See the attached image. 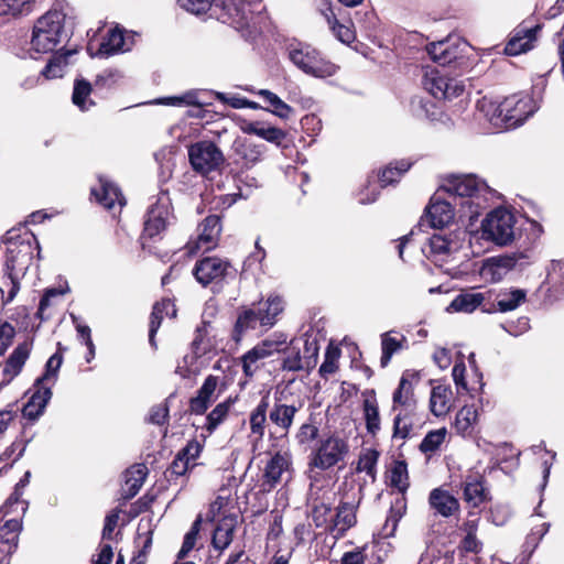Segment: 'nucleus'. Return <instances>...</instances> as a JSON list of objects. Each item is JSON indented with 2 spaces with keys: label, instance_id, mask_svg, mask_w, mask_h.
<instances>
[{
  "label": "nucleus",
  "instance_id": "nucleus-1",
  "mask_svg": "<svg viewBox=\"0 0 564 564\" xmlns=\"http://www.w3.org/2000/svg\"><path fill=\"white\" fill-rule=\"evenodd\" d=\"M440 188L456 205L458 218L467 226H473L496 195L486 182L473 174L451 175Z\"/></svg>",
  "mask_w": 564,
  "mask_h": 564
},
{
  "label": "nucleus",
  "instance_id": "nucleus-2",
  "mask_svg": "<svg viewBox=\"0 0 564 564\" xmlns=\"http://www.w3.org/2000/svg\"><path fill=\"white\" fill-rule=\"evenodd\" d=\"M518 218L506 207H497L481 220L480 229L470 234L469 242L484 239L499 247L511 245L518 236Z\"/></svg>",
  "mask_w": 564,
  "mask_h": 564
},
{
  "label": "nucleus",
  "instance_id": "nucleus-3",
  "mask_svg": "<svg viewBox=\"0 0 564 564\" xmlns=\"http://www.w3.org/2000/svg\"><path fill=\"white\" fill-rule=\"evenodd\" d=\"M72 34L66 14L57 9L50 10L40 17L33 26L31 50L36 53L52 52Z\"/></svg>",
  "mask_w": 564,
  "mask_h": 564
},
{
  "label": "nucleus",
  "instance_id": "nucleus-4",
  "mask_svg": "<svg viewBox=\"0 0 564 564\" xmlns=\"http://www.w3.org/2000/svg\"><path fill=\"white\" fill-rule=\"evenodd\" d=\"M421 84L435 99L452 100L465 91L463 80L449 76L448 70L441 67H424Z\"/></svg>",
  "mask_w": 564,
  "mask_h": 564
},
{
  "label": "nucleus",
  "instance_id": "nucleus-5",
  "mask_svg": "<svg viewBox=\"0 0 564 564\" xmlns=\"http://www.w3.org/2000/svg\"><path fill=\"white\" fill-rule=\"evenodd\" d=\"M468 44L456 36H448L445 40L430 43L426 52L441 68L449 66L454 69L464 70L467 68L466 52Z\"/></svg>",
  "mask_w": 564,
  "mask_h": 564
},
{
  "label": "nucleus",
  "instance_id": "nucleus-6",
  "mask_svg": "<svg viewBox=\"0 0 564 564\" xmlns=\"http://www.w3.org/2000/svg\"><path fill=\"white\" fill-rule=\"evenodd\" d=\"M40 252L39 242L33 234L15 235L7 232V267L9 271L24 270L33 259L34 250Z\"/></svg>",
  "mask_w": 564,
  "mask_h": 564
},
{
  "label": "nucleus",
  "instance_id": "nucleus-7",
  "mask_svg": "<svg viewBox=\"0 0 564 564\" xmlns=\"http://www.w3.org/2000/svg\"><path fill=\"white\" fill-rule=\"evenodd\" d=\"M348 443L340 436L330 434L321 438L312 452L310 466L326 470L344 460L348 454Z\"/></svg>",
  "mask_w": 564,
  "mask_h": 564
},
{
  "label": "nucleus",
  "instance_id": "nucleus-8",
  "mask_svg": "<svg viewBox=\"0 0 564 564\" xmlns=\"http://www.w3.org/2000/svg\"><path fill=\"white\" fill-rule=\"evenodd\" d=\"M171 209V198L167 192H161L155 197V202L150 205L145 215L143 239L161 237V234L171 224L173 218Z\"/></svg>",
  "mask_w": 564,
  "mask_h": 564
},
{
  "label": "nucleus",
  "instance_id": "nucleus-9",
  "mask_svg": "<svg viewBox=\"0 0 564 564\" xmlns=\"http://www.w3.org/2000/svg\"><path fill=\"white\" fill-rule=\"evenodd\" d=\"M188 159L193 170L208 174L218 170L225 162L221 150L213 141H197L188 147Z\"/></svg>",
  "mask_w": 564,
  "mask_h": 564
},
{
  "label": "nucleus",
  "instance_id": "nucleus-10",
  "mask_svg": "<svg viewBox=\"0 0 564 564\" xmlns=\"http://www.w3.org/2000/svg\"><path fill=\"white\" fill-rule=\"evenodd\" d=\"M502 110H505L506 128H516L522 124L532 116L536 106L529 95H513L502 100Z\"/></svg>",
  "mask_w": 564,
  "mask_h": 564
},
{
  "label": "nucleus",
  "instance_id": "nucleus-11",
  "mask_svg": "<svg viewBox=\"0 0 564 564\" xmlns=\"http://www.w3.org/2000/svg\"><path fill=\"white\" fill-rule=\"evenodd\" d=\"M198 237L186 243V253L189 256L198 251H209L218 245L221 232L220 218L217 215L207 216L198 226Z\"/></svg>",
  "mask_w": 564,
  "mask_h": 564
},
{
  "label": "nucleus",
  "instance_id": "nucleus-12",
  "mask_svg": "<svg viewBox=\"0 0 564 564\" xmlns=\"http://www.w3.org/2000/svg\"><path fill=\"white\" fill-rule=\"evenodd\" d=\"M455 215H457L456 205L442 188H438L426 207L425 220L433 228H444L452 223Z\"/></svg>",
  "mask_w": 564,
  "mask_h": 564
},
{
  "label": "nucleus",
  "instance_id": "nucleus-13",
  "mask_svg": "<svg viewBox=\"0 0 564 564\" xmlns=\"http://www.w3.org/2000/svg\"><path fill=\"white\" fill-rule=\"evenodd\" d=\"M488 296L490 300L487 314L508 313L527 301V291L517 288L489 289Z\"/></svg>",
  "mask_w": 564,
  "mask_h": 564
},
{
  "label": "nucleus",
  "instance_id": "nucleus-14",
  "mask_svg": "<svg viewBox=\"0 0 564 564\" xmlns=\"http://www.w3.org/2000/svg\"><path fill=\"white\" fill-rule=\"evenodd\" d=\"M232 271L229 261L218 257H206L196 262L193 274L198 283L207 286L210 283L221 281L230 275Z\"/></svg>",
  "mask_w": 564,
  "mask_h": 564
},
{
  "label": "nucleus",
  "instance_id": "nucleus-15",
  "mask_svg": "<svg viewBox=\"0 0 564 564\" xmlns=\"http://www.w3.org/2000/svg\"><path fill=\"white\" fill-rule=\"evenodd\" d=\"M522 258L529 257L524 253H512L489 258L484 262L480 274L490 282H500Z\"/></svg>",
  "mask_w": 564,
  "mask_h": 564
},
{
  "label": "nucleus",
  "instance_id": "nucleus-16",
  "mask_svg": "<svg viewBox=\"0 0 564 564\" xmlns=\"http://www.w3.org/2000/svg\"><path fill=\"white\" fill-rule=\"evenodd\" d=\"M422 250L437 267L443 268L455 259L459 246L456 241L435 234L430 238L427 249L423 248Z\"/></svg>",
  "mask_w": 564,
  "mask_h": 564
},
{
  "label": "nucleus",
  "instance_id": "nucleus-17",
  "mask_svg": "<svg viewBox=\"0 0 564 564\" xmlns=\"http://www.w3.org/2000/svg\"><path fill=\"white\" fill-rule=\"evenodd\" d=\"M203 328H206L205 324L203 327H197L196 329L197 335L192 343L193 351L185 355L177 362L175 373L178 375L182 379L194 380L200 371L197 358L207 351V347L203 343Z\"/></svg>",
  "mask_w": 564,
  "mask_h": 564
},
{
  "label": "nucleus",
  "instance_id": "nucleus-18",
  "mask_svg": "<svg viewBox=\"0 0 564 564\" xmlns=\"http://www.w3.org/2000/svg\"><path fill=\"white\" fill-rule=\"evenodd\" d=\"M209 95H214V91L203 89H191L180 96L158 98L151 101V104L172 107L195 106L196 108L193 111H191L189 115L202 118V106L208 104L204 97Z\"/></svg>",
  "mask_w": 564,
  "mask_h": 564
},
{
  "label": "nucleus",
  "instance_id": "nucleus-19",
  "mask_svg": "<svg viewBox=\"0 0 564 564\" xmlns=\"http://www.w3.org/2000/svg\"><path fill=\"white\" fill-rule=\"evenodd\" d=\"M279 343L264 340L248 350L241 357L242 371L246 377L253 375L261 368L262 361L278 350Z\"/></svg>",
  "mask_w": 564,
  "mask_h": 564
},
{
  "label": "nucleus",
  "instance_id": "nucleus-20",
  "mask_svg": "<svg viewBox=\"0 0 564 564\" xmlns=\"http://www.w3.org/2000/svg\"><path fill=\"white\" fill-rule=\"evenodd\" d=\"M358 502L340 501L330 523V533L335 538H343L345 533L357 523L356 512Z\"/></svg>",
  "mask_w": 564,
  "mask_h": 564
},
{
  "label": "nucleus",
  "instance_id": "nucleus-21",
  "mask_svg": "<svg viewBox=\"0 0 564 564\" xmlns=\"http://www.w3.org/2000/svg\"><path fill=\"white\" fill-rule=\"evenodd\" d=\"M490 297L488 290L482 292L466 291L462 292L454 297L449 304V308L454 312L473 313L477 308L487 313Z\"/></svg>",
  "mask_w": 564,
  "mask_h": 564
},
{
  "label": "nucleus",
  "instance_id": "nucleus-22",
  "mask_svg": "<svg viewBox=\"0 0 564 564\" xmlns=\"http://www.w3.org/2000/svg\"><path fill=\"white\" fill-rule=\"evenodd\" d=\"M219 377L209 375L198 389L196 397L189 400V411L194 414H204L210 404L216 400V390Z\"/></svg>",
  "mask_w": 564,
  "mask_h": 564
},
{
  "label": "nucleus",
  "instance_id": "nucleus-23",
  "mask_svg": "<svg viewBox=\"0 0 564 564\" xmlns=\"http://www.w3.org/2000/svg\"><path fill=\"white\" fill-rule=\"evenodd\" d=\"M34 391L29 401L22 409V414L31 421L37 420L45 411V408L52 399V389L45 384H33Z\"/></svg>",
  "mask_w": 564,
  "mask_h": 564
},
{
  "label": "nucleus",
  "instance_id": "nucleus-24",
  "mask_svg": "<svg viewBox=\"0 0 564 564\" xmlns=\"http://www.w3.org/2000/svg\"><path fill=\"white\" fill-rule=\"evenodd\" d=\"M540 30L541 25L539 24L531 28L519 26L507 43L505 53L510 56H516L530 51L533 47V42L536 40V34Z\"/></svg>",
  "mask_w": 564,
  "mask_h": 564
},
{
  "label": "nucleus",
  "instance_id": "nucleus-25",
  "mask_svg": "<svg viewBox=\"0 0 564 564\" xmlns=\"http://www.w3.org/2000/svg\"><path fill=\"white\" fill-rule=\"evenodd\" d=\"M91 195L107 209L112 208L117 203L120 206L126 204L124 197L119 187L104 176L99 177L98 186L91 188Z\"/></svg>",
  "mask_w": 564,
  "mask_h": 564
},
{
  "label": "nucleus",
  "instance_id": "nucleus-26",
  "mask_svg": "<svg viewBox=\"0 0 564 564\" xmlns=\"http://www.w3.org/2000/svg\"><path fill=\"white\" fill-rule=\"evenodd\" d=\"M238 524V518L235 514H223L214 529L212 544L215 550L223 552L234 539V533Z\"/></svg>",
  "mask_w": 564,
  "mask_h": 564
},
{
  "label": "nucleus",
  "instance_id": "nucleus-27",
  "mask_svg": "<svg viewBox=\"0 0 564 564\" xmlns=\"http://www.w3.org/2000/svg\"><path fill=\"white\" fill-rule=\"evenodd\" d=\"M33 343L31 340H24L20 343L6 360L3 367V376L6 382L9 383L14 377L21 371L32 351Z\"/></svg>",
  "mask_w": 564,
  "mask_h": 564
},
{
  "label": "nucleus",
  "instance_id": "nucleus-28",
  "mask_svg": "<svg viewBox=\"0 0 564 564\" xmlns=\"http://www.w3.org/2000/svg\"><path fill=\"white\" fill-rule=\"evenodd\" d=\"M301 408V401L292 404H285L280 401H275L269 413V419L280 430L288 433L293 424L295 414L300 411Z\"/></svg>",
  "mask_w": 564,
  "mask_h": 564
},
{
  "label": "nucleus",
  "instance_id": "nucleus-29",
  "mask_svg": "<svg viewBox=\"0 0 564 564\" xmlns=\"http://www.w3.org/2000/svg\"><path fill=\"white\" fill-rule=\"evenodd\" d=\"M415 406L416 401L414 399L412 383L403 375L399 381L398 388L392 394V411L412 413Z\"/></svg>",
  "mask_w": 564,
  "mask_h": 564
},
{
  "label": "nucleus",
  "instance_id": "nucleus-30",
  "mask_svg": "<svg viewBox=\"0 0 564 564\" xmlns=\"http://www.w3.org/2000/svg\"><path fill=\"white\" fill-rule=\"evenodd\" d=\"M429 502L436 513L445 518L453 516L459 510L458 500L442 488H436L431 491Z\"/></svg>",
  "mask_w": 564,
  "mask_h": 564
},
{
  "label": "nucleus",
  "instance_id": "nucleus-31",
  "mask_svg": "<svg viewBox=\"0 0 564 564\" xmlns=\"http://www.w3.org/2000/svg\"><path fill=\"white\" fill-rule=\"evenodd\" d=\"M362 412L366 430L372 436L380 431V413L375 390H367L362 393Z\"/></svg>",
  "mask_w": 564,
  "mask_h": 564
},
{
  "label": "nucleus",
  "instance_id": "nucleus-32",
  "mask_svg": "<svg viewBox=\"0 0 564 564\" xmlns=\"http://www.w3.org/2000/svg\"><path fill=\"white\" fill-rule=\"evenodd\" d=\"M235 154L241 164L246 167H251L261 161L264 153V144H256L250 141H236L234 143Z\"/></svg>",
  "mask_w": 564,
  "mask_h": 564
},
{
  "label": "nucleus",
  "instance_id": "nucleus-33",
  "mask_svg": "<svg viewBox=\"0 0 564 564\" xmlns=\"http://www.w3.org/2000/svg\"><path fill=\"white\" fill-rule=\"evenodd\" d=\"M477 111L487 119L494 128H506L505 110H502V101L492 100L488 97H482L477 102Z\"/></svg>",
  "mask_w": 564,
  "mask_h": 564
},
{
  "label": "nucleus",
  "instance_id": "nucleus-34",
  "mask_svg": "<svg viewBox=\"0 0 564 564\" xmlns=\"http://www.w3.org/2000/svg\"><path fill=\"white\" fill-rule=\"evenodd\" d=\"M22 519L18 517H7L0 519V536L8 544V555L15 552L19 543V534L22 530Z\"/></svg>",
  "mask_w": 564,
  "mask_h": 564
},
{
  "label": "nucleus",
  "instance_id": "nucleus-35",
  "mask_svg": "<svg viewBox=\"0 0 564 564\" xmlns=\"http://www.w3.org/2000/svg\"><path fill=\"white\" fill-rule=\"evenodd\" d=\"M464 500L473 508L479 507L487 500L488 492L486 491L481 477L477 475H469L463 484Z\"/></svg>",
  "mask_w": 564,
  "mask_h": 564
},
{
  "label": "nucleus",
  "instance_id": "nucleus-36",
  "mask_svg": "<svg viewBox=\"0 0 564 564\" xmlns=\"http://www.w3.org/2000/svg\"><path fill=\"white\" fill-rule=\"evenodd\" d=\"M453 402V392L449 386L437 384L433 387L430 397V409L435 416L445 415Z\"/></svg>",
  "mask_w": 564,
  "mask_h": 564
},
{
  "label": "nucleus",
  "instance_id": "nucleus-37",
  "mask_svg": "<svg viewBox=\"0 0 564 564\" xmlns=\"http://www.w3.org/2000/svg\"><path fill=\"white\" fill-rule=\"evenodd\" d=\"M289 467L290 460L285 454L276 453L273 455L264 468L265 484L274 487L282 480V476L289 470Z\"/></svg>",
  "mask_w": 564,
  "mask_h": 564
},
{
  "label": "nucleus",
  "instance_id": "nucleus-38",
  "mask_svg": "<svg viewBox=\"0 0 564 564\" xmlns=\"http://www.w3.org/2000/svg\"><path fill=\"white\" fill-rule=\"evenodd\" d=\"M131 45L128 44L123 33L119 29L110 30L102 40L98 54L101 56H110L117 53L130 51Z\"/></svg>",
  "mask_w": 564,
  "mask_h": 564
},
{
  "label": "nucleus",
  "instance_id": "nucleus-39",
  "mask_svg": "<svg viewBox=\"0 0 564 564\" xmlns=\"http://www.w3.org/2000/svg\"><path fill=\"white\" fill-rule=\"evenodd\" d=\"M268 409L269 398L265 395L250 413V430L256 441H260L264 436Z\"/></svg>",
  "mask_w": 564,
  "mask_h": 564
},
{
  "label": "nucleus",
  "instance_id": "nucleus-40",
  "mask_svg": "<svg viewBox=\"0 0 564 564\" xmlns=\"http://www.w3.org/2000/svg\"><path fill=\"white\" fill-rule=\"evenodd\" d=\"M76 53L75 50H68L64 53L57 52L54 54L46 66L41 72V75L46 79L63 77L67 65L69 64V57Z\"/></svg>",
  "mask_w": 564,
  "mask_h": 564
},
{
  "label": "nucleus",
  "instance_id": "nucleus-41",
  "mask_svg": "<svg viewBox=\"0 0 564 564\" xmlns=\"http://www.w3.org/2000/svg\"><path fill=\"white\" fill-rule=\"evenodd\" d=\"M283 307V301L280 296H270L265 302L259 303L257 308L260 315V326H273Z\"/></svg>",
  "mask_w": 564,
  "mask_h": 564
},
{
  "label": "nucleus",
  "instance_id": "nucleus-42",
  "mask_svg": "<svg viewBox=\"0 0 564 564\" xmlns=\"http://www.w3.org/2000/svg\"><path fill=\"white\" fill-rule=\"evenodd\" d=\"M175 315V308L173 303L170 300H164L161 303H156L153 306V311L150 318V329H149V343L152 347H155V334L160 328L161 322L164 315Z\"/></svg>",
  "mask_w": 564,
  "mask_h": 564
},
{
  "label": "nucleus",
  "instance_id": "nucleus-43",
  "mask_svg": "<svg viewBox=\"0 0 564 564\" xmlns=\"http://www.w3.org/2000/svg\"><path fill=\"white\" fill-rule=\"evenodd\" d=\"M23 492L14 490L0 508V519L7 517L23 518L28 510V501L22 499Z\"/></svg>",
  "mask_w": 564,
  "mask_h": 564
},
{
  "label": "nucleus",
  "instance_id": "nucleus-44",
  "mask_svg": "<svg viewBox=\"0 0 564 564\" xmlns=\"http://www.w3.org/2000/svg\"><path fill=\"white\" fill-rule=\"evenodd\" d=\"M285 357L282 361V369L285 371H302L312 369L311 366H307L305 358L302 356V351L299 345H295L293 340H291L290 347L284 350Z\"/></svg>",
  "mask_w": 564,
  "mask_h": 564
},
{
  "label": "nucleus",
  "instance_id": "nucleus-45",
  "mask_svg": "<svg viewBox=\"0 0 564 564\" xmlns=\"http://www.w3.org/2000/svg\"><path fill=\"white\" fill-rule=\"evenodd\" d=\"M91 84L84 78H76L72 95L73 104L82 111H87L95 102L90 99Z\"/></svg>",
  "mask_w": 564,
  "mask_h": 564
},
{
  "label": "nucleus",
  "instance_id": "nucleus-46",
  "mask_svg": "<svg viewBox=\"0 0 564 564\" xmlns=\"http://www.w3.org/2000/svg\"><path fill=\"white\" fill-rule=\"evenodd\" d=\"M295 345H299L302 356L305 358L307 366L314 368L318 356V341L308 332H305L301 337L292 339Z\"/></svg>",
  "mask_w": 564,
  "mask_h": 564
},
{
  "label": "nucleus",
  "instance_id": "nucleus-47",
  "mask_svg": "<svg viewBox=\"0 0 564 564\" xmlns=\"http://www.w3.org/2000/svg\"><path fill=\"white\" fill-rule=\"evenodd\" d=\"M126 497L132 498L134 497L139 490L141 489L145 477H147V468L143 465H135L126 471Z\"/></svg>",
  "mask_w": 564,
  "mask_h": 564
},
{
  "label": "nucleus",
  "instance_id": "nucleus-48",
  "mask_svg": "<svg viewBox=\"0 0 564 564\" xmlns=\"http://www.w3.org/2000/svg\"><path fill=\"white\" fill-rule=\"evenodd\" d=\"M316 53L317 51L314 47L299 44L290 47L289 57L297 68L305 72V69H313L308 64H311Z\"/></svg>",
  "mask_w": 564,
  "mask_h": 564
},
{
  "label": "nucleus",
  "instance_id": "nucleus-49",
  "mask_svg": "<svg viewBox=\"0 0 564 564\" xmlns=\"http://www.w3.org/2000/svg\"><path fill=\"white\" fill-rule=\"evenodd\" d=\"M411 162L406 160L397 161L386 166L379 174V182L381 187L392 185L399 181V178L409 171Z\"/></svg>",
  "mask_w": 564,
  "mask_h": 564
},
{
  "label": "nucleus",
  "instance_id": "nucleus-50",
  "mask_svg": "<svg viewBox=\"0 0 564 564\" xmlns=\"http://www.w3.org/2000/svg\"><path fill=\"white\" fill-rule=\"evenodd\" d=\"M62 364L63 355L58 351L53 354L45 364L44 373L35 380L36 384L50 386L52 389L57 381Z\"/></svg>",
  "mask_w": 564,
  "mask_h": 564
},
{
  "label": "nucleus",
  "instance_id": "nucleus-51",
  "mask_svg": "<svg viewBox=\"0 0 564 564\" xmlns=\"http://www.w3.org/2000/svg\"><path fill=\"white\" fill-rule=\"evenodd\" d=\"M393 332H387L381 335V366L387 367L392 356L403 348V344L406 343V338L402 335L401 338L391 336Z\"/></svg>",
  "mask_w": 564,
  "mask_h": 564
},
{
  "label": "nucleus",
  "instance_id": "nucleus-52",
  "mask_svg": "<svg viewBox=\"0 0 564 564\" xmlns=\"http://www.w3.org/2000/svg\"><path fill=\"white\" fill-rule=\"evenodd\" d=\"M235 399L228 398L224 402L218 403L206 416L205 427L212 434L227 417Z\"/></svg>",
  "mask_w": 564,
  "mask_h": 564
},
{
  "label": "nucleus",
  "instance_id": "nucleus-53",
  "mask_svg": "<svg viewBox=\"0 0 564 564\" xmlns=\"http://www.w3.org/2000/svg\"><path fill=\"white\" fill-rule=\"evenodd\" d=\"M313 69H305V74L311 75L316 78H327L334 76L337 73L338 66L334 63L325 59L319 52L315 54L311 64H308Z\"/></svg>",
  "mask_w": 564,
  "mask_h": 564
},
{
  "label": "nucleus",
  "instance_id": "nucleus-54",
  "mask_svg": "<svg viewBox=\"0 0 564 564\" xmlns=\"http://www.w3.org/2000/svg\"><path fill=\"white\" fill-rule=\"evenodd\" d=\"M389 484L397 488L399 492L404 494L409 488V474L406 463L397 460L390 469Z\"/></svg>",
  "mask_w": 564,
  "mask_h": 564
},
{
  "label": "nucleus",
  "instance_id": "nucleus-55",
  "mask_svg": "<svg viewBox=\"0 0 564 564\" xmlns=\"http://www.w3.org/2000/svg\"><path fill=\"white\" fill-rule=\"evenodd\" d=\"M257 95L260 96L263 99V101L272 108V113L282 119H286L290 117L292 108L288 104H285L276 94L268 89H260L259 91H257Z\"/></svg>",
  "mask_w": 564,
  "mask_h": 564
},
{
  "label": "nucleus",
  "instance_id": "nucleus-56",
  "mask_svg": "<svg viewBox=\"0 0 564 564\" xmlns=\"http://www.w3.org/2000/svg\"><path fill=\"white\" fill-rule=\"evenodd\" d=\"M34 0H0V15H24L32 11Z\"/></svg>",
  "mask_w": 564,
  "mask_h": 564
},
{
  "label": "nucleus",
  "instance_id": "nucleus-57",
  "mask_svg": "<svg viewBox=\"0 0 564 564\" xmlns=\"http://www.w3.org/2000/svg\"><path fill=\"white\" fill-rule=\"evenodd\" d=\"M332 505L321 501L315 503L312 509V519L316 528H323L330 533V523L333 522Z\"/></svg>",
  "mask_w": 564,
  "mask_h": 564
},
{
  "label": "nucleus",
  "instance_id": "nucleus-58",
  "mask_svg": "<svg viewBox=\"0 0 564 564\" xmlns=\"http://www.w3.org/2000/svg\"><path fill=\"white\" fill-rule=\"evenodd\" d=\"M477 417L476 411L471 406L462 408L455 417L454 427L460 435L469 434Z\"/></svg>",
  "mask_w": 564,
  "mask_h": 564
},
{
  "label": "nucleus",
  "instance_id": "nucleus-59",
  "mask_svg": "<svg viewBox=\"0 0 564 564\" xmlns=\"http://www.w3.org/2000/svg\"><path fill=\"white\" fill-rule=\"evenodd\" d=\"M260 325L258 308H249L241 312L235 325V334L241 335L247 329H256Z\"/></svg>",
  "mask_w": 564,
  "mask_h": 564
},
{
  "label": "nucleus",
  "instance_id": "nucleus-60",
  "mask_svg": "<svg viewBox=\"0 0 564 564\" xmlns=\"http://www.w3.org/2000/svg\"><path fill=\"white\" fill-rule=\"evenodd\" d=\"M379 453L373 449H367L361 453L357 463V471L366 473L372 480L376 477V466Z\"/></svg>",
  "mask_w": 564,
  "mask_h": 564
},
{
  "label": "nucleus",
  "instance_id": "nucleus-61",
  "mask_svg": "<svg viewBox=\"0 0 564 564\" xmlns=\"http://www.w3.org/2000/svg\"><path fill=\"white\" fill-rule=\"evenodd\" d=\"M411 413L399 411L393 420V437L404 440L410 436L412 431Z\"/></svg>",
  "mask_w": 564,
  "mask_h": 564
},
{
  "label": "nucleus",
  "instance_id": "nucleus-62",
  "mask_svg": "<svg viewBox=\"0 0 564 564\" xmlns=\"http://www.w3.org/2000/svg\"><path fill=\"white\" fill-rule=\"evenodd\" d=\"M202 517L198 516L193 522L189 531L185 534L182 547L178 552V560L184 558L195 547L202 525Z\"/></svg>",
  "mask_w": 564,
  "mask_h": 564
},
{
  "label": "nucleus",
  "instance_id": "nucleus-63",
  "mask_svg": "<svg viewBox=\"0 0 564 564\" xmlns=\"http://www.w3.org/2000/svg\"><path fill=\"white\" fill-rule=\"evenodd\" d=\"M318 436V426L311 416L310 422L303 423L295 434V440L300 445H308Z\"/></svg>",
  "mask_w": 564,
  "mask_h": 564
},
{
  "label": "nucleus",
  "instance_id": "nucleus-64",
  "mask_svg": "<svg viewBox=\"0 0 564 564\" xmlns=\"http://www.w3.org/2000/svg\"><path fill=\"white\" fill-rule=\"evenodd\" d=\"M446 435L445 429L429 432L420 444L422 453H432L436 451L444 442Z\"/></svg>",
  "mask_w": 564,
  "mask_h": 564
}]
</instances>
